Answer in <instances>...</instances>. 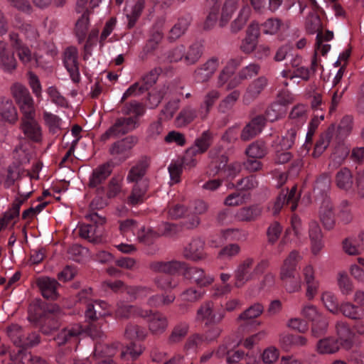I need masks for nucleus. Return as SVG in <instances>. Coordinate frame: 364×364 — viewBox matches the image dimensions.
Segmentation results:
<instances>
[{
    "label": "nucleus",
    "instance_id": "f257e3e1",
    "mask_svg": "<svg viewBox=\"0 0 364 364\" xmlns=\"http://www.w3.org/2000/svg\"><path fill=\"white\" fill-rule=\"evenodd\" d=\"M109 314V305L106 301L95 300L91 304H87L85 309V316L87 324L84 326L75 324L64 328L54 337V340L58 346L67 345V350H71L73 348H77L79 337L84 333L93 339H101L104 334L98 326L104 321L102 317Z\"/></svg>",
    "mask_w": 364,
    "mask_h": 364
},
{
    "label": "nucleus",
    "instance_id": "f03ea898",
    "mask_svg": "<svg viewBox=\"0 0 364 364\" xmlns=\"http://www.w3.org/2000/svg\"><path fill=\"white\" fill-rule=\"evenodd\" d=\"M307 4L311 7V11L306 20V28L310 33H317L315 49L316 53H320L325 55L331 49V45L325 44L324 42H328L333 38V33L331 31L323 32L322 22L321 15L324 13L322 8L319 6L316 0H306Z\"/></svg>",
    "mask_w": 364,
    "mask_h": 364
},
{
    "label": "nucleus",
    "instance_id": "7ed1b4c3",
    "mask_svg": "<svg viewBox=\"0 0 364 364\" xmlns=\"http://www.w3.org/2000/svg\"><path fill=\"white\" fill-rule=\"evenodd\" d=\"M299 258V253L296 251H292L281 267L280 278L286 290L289 293L299 291L301 287L300 278L296 276Z\"/></svg>",
    "mask_w": 364,
    "mask_h": 364
},
{
    "label": "nucleus",
    "instance_id": "20e7f679",
    "mask_svg": "<svg viewBox=\"0 0 364 364\" xmlns=\"http://www.w3.org/2000/svg\"><path fill=\"white\" fill-rule=\"evenodd\" d=\"M90 221L88 224H82L79 227L80 236L92 243H100L102 241L106 219L97 213L90 212L86 215Z\"/></svg>",
    "mask_w": 364,
    "mask_h": 364
},
{
    "label": "nucleus",
    "instance_id": "39448f33",
    "mask_svg": "<svg viewBox=\"0 0 364 364\" xmlns=\"http://www.w3.org/2000/svg\"><path fill=\"white\" fill-rule=\"evenodd\" d=\"M102 0H77L76 11L82 13L75 23V32L80 43L87 38L89 26V14L91 11L99 6Z\"/></svg>",
    "mask_w": 364,
    "mask_h": 364
},
{
    "label": "nucleus",
    "instance_id": "423d86ee",
    "mask_svg": "<svg viewBox=\"0 0 364 364\" xmlns=\"http://www.w3.org/2000/svg\"><path fill=\"white\" fill-rule=\"evenodd\" d=\"M228 156L223 154L215 157L210 164L209 174L218 175L221 180H232L240 172L241 165L237 162L228 164Z\"/></svg>",
    "mask_w": 364,
    "mask_h": 364
},
{
    "label": "nucleus",
    "instance_id": "0eeeda50",
    "mask_svg": "<svg viewBox=\"0 0 364 364\" xmlns=\"http://www.w3.org/2000/svg\"><path fill=\"white\" fill-rule=\"evenodd\" d=\"M6 334L11 342L18 348H30L40 343V336L38 333L27 331L16 323L7 326Z\"/></svg>",
    "mask_w": 364,
    "mask_h": 364
},
{
    "label": "nucleus",
    "instance_id": "6e6552de",
    "mask_svg": "<svg viewBox=\"0 0 364 364\" xmlns=\"http://www.w3.org/2000/svg\"><path fill=\"white\" fill-rule=\"evenodd\" d=\"M11 92L19 107L22 117L36 115V107L33 97L28 89L21 83H15Z\"/></svg>",
    "mask_w": 364,
    "mask_h": 364
},
{
    "label": "nucleus",
    "instance_id": "1a4fd4ad",
    "mask_svg": "<svg viewBox=\"0 0 364 364\" xmlns=\"http://www.w3.org/2000/svg\"><path fill=\"white\" fill-rule=\"evenodd\" d=\"M60 309L53 306L50 309L40 313L36 317V324L39 326L43 334L48 335L56 331L60 326Z\"/></svg>",
    "mask_w": 364,
    "mask_h": 364
},
{
    "label": "nucleus",
    "instance_id": "9d476101",
    "mask_svg": "<svg viewBox=\"0 0 364 364\" xmlns=\"http://www.w3.org/2000/svg\"><path fill=\"white\" fill-rule=\"evenodd\" d=\"M138 126V122L134 117H121L102 135V140L106 141L110 137H118L133 131Z\"/></svg>",
    "mask_w": 364,
    "mask_h": 364
},
{
    "label": "nucleus",
    "instance_id": "9b49d317",
    "mask_svg": "<svg viewBox=\"0 0 364 364\" xmlns=\"http://www.w3.org/2000/svg\"><path fill=\"white\" fill-rule=\"evenodd\" d=\"M113 168V162L108 161L94 168L89 178L88 186L90 188H96L98 194L104 193L105 189L102 184L111 175Z\"/></svg>",
    "mask_w": 364,
    "mask_h": 364
},
{
    "label": "nucleus",
    "instance_id": "f8f14e48",
    "mask_svg": "<svg viewBox=\"0 0 364 364\" xmlns=\"http://www.w3.org/2000/svg\"><path fill=\"white\" fill-rule=\"evenodd\" d=\"M63 62L71 80L75 84L79 83L81 80V77L77 49L73 46L67 48L63 53Z\"/></svg>",
    "mask_w": 364,
    "mask_h": 364
},
{
    "label": "nucleus",
    "instance_id": "ddd939ff",
    "mask_svg": "<svg viewBox=\"0 0 364 364\" xmlns=\"http://www.w3.org/2000/svg\"><path fill=\"white\" fill-rule=\"evenodd\" d=\"M159 72L157 69L151 70L144 75L142 79L131 85L123 94L121 101H124L131 95H136L143 93L144 91L151 88L156 82Z\"/></svg>",
    "mask_w": 364,
    "mask_h": 364
},
{
    "label": "nucleus",
    "instance_id": "4468645a",
    "mask_svg": "<svg viewBox=\"0 0 364 364\" xmlns=\"http://www.w3.org/2000/svg\"><path fill=\"white\" fill-rule=\"evenodd\" d=\"M119 348L121 349L119 343L107 345L97 342L95 345L92 359L98 360L95 364H116L111 358L116 355Z\"/></svg>",
    "mask_w": 364,
    "mask_h": 364
},
{
    "label": "nucleus",
    "instance_id": "2eb2a0df",
    "mask_svg": "<svg viewBox=\"0 0 364 364\" xmlns=\"http://www.w3.org/2000/svg\"><path fill=\"white\" fill-rule=\"evenodd\" d=\"M183 274L186 279L191 280L200 287L210 285L214 282V277L207 274L203 269L196 267H188L184 262V267L181 268L179 274Z\"/></svg>",
    "mask_w": 364,
    "mask_h": 364
},
{
    "label": "nucleus",
    "instance_id": "dca6fc26",
    "mask_svg": "<svg viewBox=\"0 0 364 364\" xmlns=\"http://www.w3.org/2000/svg\"><path fill=\"white\" fill-rule=\"evenodd\" d=\"M299 195L296 186H293L290 191L282 189L277 198L274 205V213L277 214L282 208H289L291 211L297 207Z\"/></svg>",
    "mask_w": 364,
    "mask_h": 364
},
{
    "label": "nucleus",
    "instance_id": "f3484780",
    "mask_svg": "<svg viewBox=\"0 0 364 364\" xmlns=\"http://www.w3.org/2000/svg\"><path fill=\"white\" fill-rule=\"evenodd\" d=\"M339 311L355 321L353 328L358 333H364V309L362 307L347 302L340 306Z\"/></svg>",
    "mask_w": 364,
    "mask_h": 364
},
{
    "label": "nucleus",
    "instance_id": "a211bd4d",
    "mask_svg": "<svg viewBox=\"0 0 364 364\" xmlns=\"http://www.w3.org/2000/svg\"><path fill=\"white\" fill-rule=\"evenodd\" d=\"M136 142L137 138L134 136L118 140L110 146L109 154L120 161H124L130 156V151Z\"/></svg>",
    "mask_w": 364,
    "mask_h": 364
},
{
    "label": "nucleus",
    "instance_id": "6ab92c4d",
    "mask_svg": "<svg viewBox=\"0 0 364 364\" xmlns=\"http://www.w3.org/2000/svg\"><path fill=\"white\" fill-rule=\"evenodd\" d=\"M9 39L12 47L15 49L19 60L26 66H33L37 61L31 50L26 46L19 38L18 34L14 32L9 33Z\"/></svg>",
    "mask_w": 364,
    "mask_h": 364
},
{
    "label": "nucleus",
    "instance_id": "aec40b11",
    "mask_svg": "<svg viewBox=\"0 0 364 364\" xmlns=\"http://www.w3.org/2000/svg\"><path fill=\"white\" fill-rule=\"evenodd\" d=\"M318 218L326 230H331L334 228L336 223V213L331 198H326L320 202Z\"/></svg>",
    "mask_w": 364,
    "mask_h": 364
},
{
    "label": "nucleus",
    "instance_id": "412c9836",
    "mask_svg": "<svg viewBox=\"0 0 364 364\" xmlns=\"http://www.w3.org/2000/svg\"><path fill=\"white\" fill-rule=\"evenodd\" d=\"M254 259L247 258L243 260L235 271V285L237 287H241L247 282L256 277L254 268Z\"/></svg>",
    "mask_w": 364,
    "mask_h": 364
},
{
    "label": "nucleus",
    "instance_id": "4be33fe9",
    "mask_svg": "<svg viewBox=\"0 0 364 364\" xmlns=\"http://www.w3.org/2000/svg\"><path fill=\"white\" fill-rule=\"evenodd\" d=\"M114 314L117 318L129 319L137 317L145 318L151 312L148 310H144L137 306L127 304L124 301H119L117 304Z\"/></svg>",
    "mask_w": 364,
    "mask_h": 364
},
{
    "label": "nucleus",
    "instance_id": "5701e85b",
    "mask_svg": "<svg viewBox=\"0 0 364 364\" xmlns=\"http://www.w3.org/2000/svg\"><path fill=\"white\" fill-rule=\"evenodd\" d=\"M213 134L210 130L203 131L196 137L194 144L186 150L187 156H196L208 151L213 143Z\"/></svg>",
    "mask_w": 364,
    "mask_h": 364
},
{
    "label": "nucleus",
    "instance_id": "b1692460",
    "mask_svg": "<svg viewBox=\"0 0 364 364\" xmlns=\"http://www.w3.org/2000/svg\"><path fill=\"white\" fill-rule=\"evenodd\" d=\"M220 65L218 57H212L194 72L193 77L197 82H207L214 74Z\"/></svg>",
    "mask_w": 364,
    "mask_h": 364
},
{
    "label": "nucleus",
    "instance_id": "393cba45",
    "mask_svg": "<svg viewBox=\"0 0 364 364\" xmlns=\"http://www.w3.org/2000/svg\"><path fill=\"white\" fill-rule=\"evenodd\" d=\"M36 283L43 298L53 301L58 298V289L60 284L56 279L43 277L38 278Z\"/></svg>",
    "mask_w": 364,
    "mask_h": 364
},
{
    "label": "nucleus",
    "instance_id": "a878e982",
    "mask_svg": "<svg viewBox=\"0 0 364 364\" xmlns=\"http://www.w3.org/2000/svg\"><path fill=\"white\" fill-rule=\"evenodd\" d=\"M213 305L211 301H207L203 304L197 311L196 320L205 321L206 324L219 323L225 317V312H218L213 314Z\"/></svg>",
    "mask_w": 364,
    "mask_h": 364
},
{
    "label": "nucleus",
    "instance_id": "bb28decb",
    "mask_svg": "<svg viewBox=\"0 0 364 364\" xmlns=\"http://www.w3.org/2000/svg\"><path fill=\"white\" fill-rule=\"evenodd\" d=\"M237 345L238 343H231L229 341H225L214 353L218 358L226 355V360L228 363H237L245 355V353L242 350H234Z\"/></svg>",
    "mask_w": 364,
    "mask_h": 364
},
{
    "label": "nucleus",
    "instance_id": "cd10ccee",
    "mask_svg": "<svg viewBox=\"0 0 364 364\" xmlns=\"http://www.w3.org/2000/svg\"><path fill=\"white\" fill-rule=\"evenodd\" d=\"M267 85V80L264 77H259L252 81L247 87L243 95V103L248 105L254 102L266 87Z\"/></svg>",
    "mask_w": 364,
    "mask_h": 364
},
{
    "label": "nucleus",
    "instance_id": "c85d7f7f",
    "mask_svg": "<svg viewBox=\"0 0 364 364\" xmlns=\"http://www.w3.org/2000/svg\"><path fill=\"white\" fill-rule=\"evenodd\" d=\"M21 129L25 136L31 140L36 142L41 140V129L35 119V115L22 117Z\"/></svg>",
    "mask_w": 364,
    "mask_h": 364
},
{
    "label": "nucleus",
    "instance_id": "c756f323",
    "mask_svg": "<svg viewBox=\"0 0 364 364\" xmlns=\"http://www.w3.org/2000/svg\"><path fill=\"white\" fill-rule=\"evenodd\" d=\"M299 128L292 127L287 129L284 134L280 136H277L272 144L273 149H279L283 150H289L294 145Z\"/></svg>",
    "mask_w": 364,
    "mask_h": 364
},
{
    "label": "nucleus",
    "instance_id": "7c9ffc66",
    "mask_svg": "<svg viewBox=\"0 0 364 364\" xmlns=\"http://www.w3.org/2000/svg\"><path fill=\"white\" fill-rule=\"evenodd\" d=\"M336 125L331 124L328 129L323 132L316 141L313 152L314 157H318L331 144L335 142Z\"/></svg>",
    "mask_w": 364,
    "mask_h": 364
},
{
    "label": "nucleus",
    "instance_id": "2f4dec72",
    "mask_svg": "<svg viewBox=\"0 0 364 364\" xmlns=\"http://www.w3.org/2000/svg\"><path fill=\"white\" fill-rule=\"evenodd\" d=\"M304 282L306 285V296L308 299L311 300L316 295L319 282L315 277V271L312 265H306L302 271Z\"/></svg>",
    "mask_w": 364,
    "mask_h": 364
},
{
    "label": "nucleus",
    "instance_id": "473e14b6",
    "mask_svg": "<svg viewBox=\"0 0 364 364\" xmlns=\"http://www.w3.org/2000/svg\"><path fill=\"white\" fill-rule=\"evenodd\" d=\"M331 178L327 173L318 176L314 187V194L317 201L321 202L326 198H330Z\"/></svg>",
    "mask_w": 364,
    "mask_h": 364
},
{
    "label": "nucleus",
    "instance_id": "72a5a7b5",
    "mask_svg": "<svg viewBox=\"0 0 364 364\" xmlns=\"http://www.w3.org/2000/svg\"><path fill=\"white\" fill-rule=\"evenodd\" d=\"M344 141L345 140L340 141L339 139H335V142L332 145L333 149L331 156L330 166H339L350 154V149Z\"/></svg>",
    "mask_w": 364,
    "mask_h": 364
},
{
    "label": "nucleus",
    "instance_id": "f704fd0d",
    "mask_svg": "<svg viewBox=\"0 0 364 364\" xmlns=\"http://www.w3.org/2000/svg\"><path fill=\"white\" fill-rule=\"evenodd\" d=\"M151 270L156 272H164L166 274L180 273L181 268L184 267V262L176 260L169 262L154 261L149 265Z\"/></svg>",
    "mask_w": 364,
    "mask_h": 364
},
{
    "label": "nucleus",
    "instance_id": "c9c22d12",
    "mask_svg": "<svg viewBox=\"0 0 364 364\" xmlns=\"http://www.w3.org/2000/svg\"><path fill=\"white\" fill-rule=\"evenodd\" d=\"M264 126V118L258 115L253 118L242 129L240 137L243 141H249L259 134Z\"/></svg>",
    "mask_w": 364,
    "mask_h": 364
},
{
    "label": "nucleus",
    "instance_id": "e433bc0d",
    "mask_svg": "<svg viewBox=\"0 0 364 364\" xmlns=\"http://www.w3.org/2000/svg\"><path fill=\"white\" fill-rule=\"evenodd\" d=\"M204 242L200 239H193L187 247L184 248L183 256L193 261L201 260L205 257L203 251Z\"/></svg>",
    "mask_w": 364,
    "mask_h": 364
},
{
    "label": "nucleus",
    "instance_id": "4c0bfd02",
    "mask_svg": "<svg viewBox=\"0 0 364 364\" xmlns=\"http://www.w3.org/2000/svg\"><path fill=\"white\" fill-rule=\"evenodd\" d=\"M151 314L145 318H149V328L154 334L163 333L168 326L167 318L161 313L149 310Z\"/></svg>",
    "mask_w": 364,
    "mask_h": 364
},
{
    "label": "nucleus",
    "instance_id": "58836bf2",
    "mask_svg": "<svg viewBox=\"0 0 364 364\" xmlns=\"http://www.w3.org/2000/svg\"><path fill=\"white\" fill-rule=\"evenodd\" d=\"M17 62L13 53L6 48V43L0 41V67L6 72L11 73L16 68Z\"/></svg>",
    "mask_w": 364,
    "mask_h": 364
},
{
    "label": "nucleus",
    "instance_id": "ea45409f",
    "mask_svg": "<svg viewBox=\"0 0 364 364\" xmlns=\"http://www.w3.org/2000/svg\"><path fill=\"white\" fill-rule=\"evenodd\" d=\"M264 311V306L259 303H255L250 306L247 309L243 311L238 317L241 321V326L255 324L254 318H257Z\"/></svg>",
    "mask_w": 364,
    "mask_h": 364
},
{
    "label": "nucleus",
    "instance_id": "a19ab883",
    "mask_svg": "<svg viewBox=\"0 0 364 364\" xmlns=\"http://www.w3.org/2000/svg\"><path fill=\"white\" fill-rule=\"evenodd\" d=\"M149 165V160L146 158H142L139 160L129 171L127 176V182L139 183V181L145 175Z\"/></svg>",
    "mask_w": 364,
    "mask_h": 364
},
{
    "label": "nucleus",
    "instance_id": "79ce46f5",
    "mask_svg": "<svg viewBox=\"0 0 364 364\" xmlns=\"http://www.w3.org/2000/svg\"><path fill=\"white\" fill-rule=\"evenodd\" d=\"M27 348H19L17 350H13L9 353V360L2 361L3 364H33V358L30 353L26 350Z\"/></svg>",
    "mask_w": 364,
    "mask_h": 364
},
{
    "label": "nucleus",
    "instance_id": "37998d69",
    "mask_svg": "<svg viewBox=\"0 0 364 364\" xmlns=\"http://www.w3.org/2000/svg\"><path fill=\"white\" fill-rule=\"evenodd\" d=\"M309 237L311 242V250L314 255L319 253L323 248V235L321 228L316 221H311L309 224Z\"/></svg>",
    "mask_w": 364,
    "mask_h": 364
},
{
    "label": "nucleus",
    "instance_id": "c03bdc74",
    "mask_svg": "<svg viewBox=\"0 0 364 364\" xmlns=\"http://www.w3.org/2000/svg\"><path fill=\"white\" fill-rule=\"evenodd\" d=\"M336 329L339 343L346 349L350 348L353 343V333L349 326L343 321H338Z\"/></svg>",
    "mask_w": 364,
    "mask_h": 364
},
{
    "label": "nucleus",
    "instance_id": "a18cd8bd",
    "mask_svg": "<svg viewBox=\"0 0 364 364\" xmlns=\"http://www.w3.org/2000/svg\"><path fill=\"white\" fill-rule=\"evenodd\" d=\"M0 114L4 121L10 124L15 123L18 119L17 110L12 101L9 99H1Z\"/></svg>",
    "mask_w": 364,
    "mask_h": 364
},
{
    "label": "nucleus",
    "instance_id": "49530a36",
    "mask_svg": "<svg viewBox=\"0 0 364 364\" xmlns=\"http://www.w3.org/2000/svg\"><path fill=\"white\" fill-rule=\"evenodd\" d=\"M146 109L144 105L136 100H132L122 105L121 113L128 117H134L138 121V118L143 116Z\"/></svg>",
    "mask_w": 364,
    "mask_h": 364
},
{
    "label": "nucleus",
    "instance_id": "de8ad7c7",
    "mask_svg": "<svg viewBox=\"0 0 364 364\" xmlns=\"http://www.w3.org/2000/svg\"><path fill=\"white\" fill-rule=\"evenodd\" d=\"M353 176L348 168H341L336 174L335 183L337 187L344 191H348L353 186Z\"/></svg>",
    "mask_w": 364,
    "mask_h": 364
},
{
    "label": "nucleus",
    "instance_id": "09e8293b",
    "mask_svg": "<svg viewBox=\"0 0 364 364\" xmlns=\"http://www.w3.org/2000/svg\"><path fill=\"white\" fill-rule=\"evenodd\" d=\"M148 186L146 182L136 183L132 191L131 194L127 198V203L131 205H136L142 203L146 199V193Z\"/></svg>",
    "mask_w": 364,
    "mask_h": 364
},
{
    "label": "nucleus",
    "instance_id": "8fccbe9b",
    "mask_svg": "<svg viewBox=\"0 0 364 364\" xmlns=\"http://www.w3.org/2000/svg\"><path fill=\"white\" fill-rule=\"evenodd\" d=\"M353 117L351 115H345L341 120L338 127L336 126L335 139L340 141L345 140L353 129Z\"/></svg>",
    "mask_w": 364,
    "mask_h": 364
},
{
    "label": "nucleus",
    "instance_id": "3c124183",
    "mask_svg": "<svg viewBox=\"0 0 364 364\" xmlns=\"http://www.w3.org/2000/svg\"><path fill=\"white\" fill-rule=\"evenodd\" d=\"M262 208L259 205H252L240 208L236 218L241 221H253L257 220L262 213Z\"/></svg>",
    "mask_w": 364,
    "mask_h": 364
},
{
    "label": "nucleus",
    "instance_id": "603ef678",
    "mask_svg": "<svg viewBox=\"0 0 364 364\" xmlns=\"http://www.w3.org/2000/svg\"><path fill=\"white\" fill-rule=\"evenodd\" d=\"M190 23L191 17L189 16L178 18L177 22L170 30L168 39L170 41H176L179 38L186 33Z\"/></svg>",
    "mask_w": 364,
    "mask_h": 364
},
{
    "label": "nucleus",
    "instance_id": "864d4df0",
    "mask_svg": "<svg viewBox=\"0 0 364 364\" xmlns=\"http://www.w3.org/2000/svg\"><path fill=\"white\" fill-rule=\"evenodd\" d=\"M240 0H225L222 7L221 16L219 20L220 27L225 26L237 9Z\"/></svg>",
    "mask_w": 364,
    "mask_h": 364
},
{
    "label": "nucleus",
    "instance_id": "5fc2aeb1",
    "mask_svg": "<svg viewBox=\"0 0 364 364\" xmlns=\"http://www.w3.org/2000/svg\"><path fill=\"white\" fill-rule=\"evenodd\" d=\"M268 153V149L266 144L261 140L255 141L251 143L246 148L245 154L246 156H250L255 159H262Z\"/></svg>",
    "mask_w": 364,
    "mask_h": 364
},
{
    "label": "nucleus",
    "instance_id": "6e6d98bb",
    "mask_svg": "<svg viewBox=\"0 0 364 364\" xmlns=\"http://www.w3.org/2000/svg\"><path fill=\"white\" fill-rule=\"evenodd\" d=\"M198 117H200L199 109H196L191 106H187L180 112L176 122L178 127H185L194 121Z\"/></svg>",
    "mask_w": 364,
    "mask_h": 364
},
{
    "label": "nucleus",
    "instance_id": "4d7b16f0",
    "mask_svg": "<svg viewBox=\"0 0 364 364\" xmlns=\"http://www.w3.org/2000/svg\"><path fill=\"white\" fill-rule=\"evenodd\" d=\"M341 346L338 341L333 337H328L318 341L317 351L321 354H331L336 353Z\"/></svg>",
    "mask_w": 364,
    "mask_h": 364
},
{
    "label": "nucleus",
    "instance_id": "13d9d810",
    "mask_svg": "<svg viewBox=\"0 0 364 364\" xmlns=\"http://www.w3.org/2000/svg\"><path fill=\"white\" fill-rule=\"evenodd\" d=\"M20 31L25 36L31 47L39 46L40 35L33 25L29 23H23L20 26Z\"/></svg>",
    "mask_w": 364,
    "mask_h": 364
},
{
    "label": "nucleus",
    "instance_id": "bf43d9fd",
    "mask_svg": "<svg viewBox=\"0 0 364 364\" xmlns=\"http://www.w3.org/2000/svg\"><path fill=\"white\" fill-rule=\"evenodd\" d=\"M219 96L220 94L216 90H212L205 96L204 101L199 108V115L200 119H204L207 117L213 105L219 98Z\"/></svg>",
    "mask_w": 364,
    "mask_h": 364
},
{
    "label": "nucleus",
    "instance_id": "052dcab7",
    "mask_svg": "<svg viewBox=\"0 0 364 364\" xmlns=\"http://www.w3.org/2000/svg\"><path fill=\"white\" fill-rule=\"evenodd\" d=\"M203 55V45L196 41L193 43L188 47L187 51L185 50V63L187 65L195 64Z\"/></svg>",
    "mask_w": 364,
    "mask_h": 364
},
{
    "label": "nucleus",
    "instance_id": "680f3d73",
    "mask_svg": "<svg viewBox=\"0 0 364 364\" xmlns=\"http://www.w3.org/2000/svg\"><path fill=\"white\" fill-rule=\"evenodd\" d=\"M320 123V119L318 116H315L309 124L308 132L306 135V141L301 147V154L306 155L311 146L313 142V136Z\"/></svg>",
    "mask_w": 364,
    "mask_h": 364
},
{
    "label": "nucleus",
    "instance_id": "e2e57ef3",
    "mask_svg": "<svg viewBox=\"0 0 364 364\" xmlns=\"http://www.w3.org/2000/svg\"><path fill=\"white\" fill-rule=\"evenodd\" d=\"M173 274H166L155 278V284L157 287L163 291L175 289L179 283L178 278L172 276Z\"/></svg>",
    "mask_w": 364,
    "mask_h": 364
},
{
    "label": "nucleus",
    "instance_id": "0e129e2a",
    "mask_svg": "<svg viewBox=\"0 0 364 364\" xmlns=\"http://www.w3.org/2000/svg\"><path fill=\"white\" fill-rule=\"evenodd\" d=\"M187 213L188 210L183 205L174 202L169 203L164 212L168 218L172 220L183 218Z\"/></svg>",
    "mask_w": 364,
    "mask_h": 364
},
{
    "label": "nucleus",
    "instance_id": "69168bd1",
    "mask_svg": "<svg viewBox=\"0 0 364 364\" xmlns=\"http://www.w3.org/2000/svg\"><path fill=\"white\" fill-rule=\"evenodd\" d=\"M144 0H138L132 6L131 12L126 14L127 28L131 29L134 27L144 9Z\"/></svg>",
    "mask_w": 364,
    "mask_h": 364
},
{
    "label": "nucleus",
    "instance_id": "338daca9",
    "mask_svg": "<svg viewBox=\"0 0 364 364\" xmlns=\"http://www.w3.org/2000/svg\"><path fill=\"white\" fill-rule=\"evenodd\" d=\"M147 336L146 330L133 323H129L125 328L124 336L129 340H144Z\"/></svg>",
    "mask_w": 364,
    "mask_h": 364
},
{
    "label": "nucleus",
    "instance_id": "774afa93",
    "mask_svg": "<svg viewBox=\"0 0 364 364\" xmlns=\"http://www.w3.org/2000/svg\"><path fill=\"white\" fill-rule=\"evenodd\" d=\"M258 186V181L255 176H250L239 180L237 183L230 182L227 186L228 188H236L240 191H249L256 188Z\"/></svg>",
    "mask_w": 364,
    "mask_h": 364
}]
</instances>
